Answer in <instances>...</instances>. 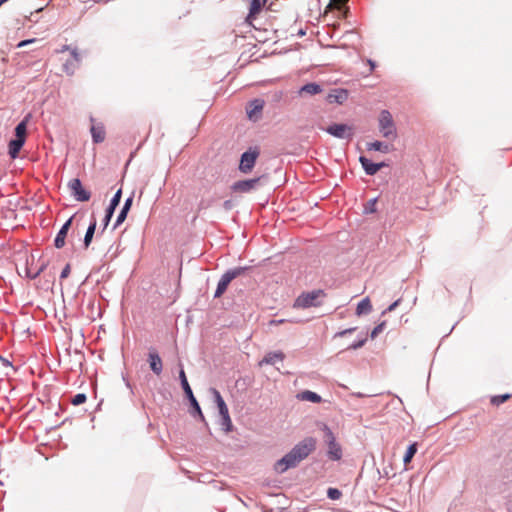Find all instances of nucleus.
<instances>
[{"instance_id": "14", "label": "nucleus", "mask_w": 512, "mask_h": 512, "mask_svg": "<svg viewBox=\"0 0 512 512\" xmlns=\"http://www.w3.org/2000/svg\"><path fill=\"white\" fill-rule=\"evenodd\" d=\"M72 219H73V217H70L58 231V233L55 237V240H54V245L56 248L60 249L65 245V238H66L68 230L71 226Z\"/></svg>"}, {"instance_id": "13", "label": "nucleus", "mask_w": 512, "mask_h": 512, "mask_svg": "<svg viewBox=\"0 0 512 512\" xmlns=\"http://www.w3.org/2000/svg\"><path fill=\"white\" fill-rule=\"evenodd\" d=\"M261 179L262 177H258L248 180L237 181L233 184L232 188L234 191L249 192L258 185Z\"/></svg>"}, {"instance_id": "9", "label": "nucleus", "mask_w": 512, "mask_h": 512, "mask_svg": "<svg viewBox=\"0 0 512 512\" xmlns=\"http://www.w3.org/2000/svg\"><path fill=\"white\" fill-rule=\"evenodd\" d=\"M258 157L257 151H246L241 155L239 169L247 173L254 167L256 159Z\"/></svg>"}, {"instance_id": "10", "label": "nucleus", "mask_w": 512, "mask_h": 512, "mask_svg": "<svg viewBox=\"0 0 512 512\" xmlns=\"http://www.w3.org/2000/svg\"><path fill=\"white\" fill-rule=\"evenodd\" d=\"M81 63V57L77 48H72L71 59L63 64V70L67 75H73Z\"/></svg>"}, {"instance_id": "47", "label": "nucleus", "mask_w": 512, "mask_h": 512, "mask_svg": "<svg viewBox=\"0 0 512 512\" xmlns=\"http://www.w3.org/2000/svg\"><path fill=\"white\" fill-rule=\"evenodd\" d=\"M368 64L370 66V71H373L376 67V63L373 60L369 59Z\"/></svg>"}, {"instance_id": "4", "label": "nucleus", "mask_w": 512, "mask_h": 512, "mask_svg": "<svg viewBox=\"0 0 512 512\" xmlns=\"http://www.w3.org/2000/svg\"><path fill=\"white\" fill-rule=\"evenodd\" d=\"M324 295L323 290H313L310 292L302 293L299 295L295 302L294 307L295 308H310V307H317L321 303L319 301V298Z\"/></svg>"}, {"instance_id": "32", "label": "nucleus", "mask_w": 512, "mask_h": 512, "mask_svg": "<svg viewBox=\"0 0 512 512\" xmlns=\"http://www.w3.org/2000/svg\"><path fill=\"white\" fill-rule=\"evenodd\" d=\"M416 452H417L416 444L415 443L410 444L408 446L407 450H406V453H405L404 457H403V462L405 464L409 463L412 460V458H413V456L415 455Z\"/></svg>"}, {"instance_id": "54", "label": "nucleus", "mask_w": 512, "mask_h": 512, "mask_svg": "<svg viewBox=\"0 0 512 512\" xmlns=\"http://www.w3.org/2000/svg\"><path fill=\"white\" fill-rule=\"evenodd\" d=\"M4 3H6L5 0H0V6Z\"/></svg>"}, {"instance_id": "25", "label": "nucleus", "mask_w": 512, "mask_h": 512, "mask_svg": "<svg viewBox=\"0 0 512 512\" xmlns=\"http://www.w3.org/2000/svg\"><path fill=\"white\" fill-rule=\"evenodd\" d=\"M334 92L335 93H331L328 96V99L330 102L334 101L339 104H342L347 99L348 95H347L346 90L340 89V90H335Z\"/></svg>"}, {"instance_id": "29", "label": "nucleus", "mask_w": 512, "mask_h": 512, "mask_svg": "<svg viewBox=\"0 0 512 512\" xmlns=\"http://www.w3.org/2000/svg\"><path fill=\"white\" fill-rule=\"evenodd\" d=\"M267 0H251L250 9H249V17L257 14L261 7L266 3Z\"/></svg>"}, {"instance_id": "34", "label": "nucleus", "mask_w": 512, "mask_h": 512, "mask_svg": "<svg viewBox=\"0 0 512 512\" xmlns=\"http://www.w3.org/2000/svg\"><path fill=\"white\" fill-rule=\"evenodd\" d=\"M342 496V493L337 488H329L327 490V497L331 500H338Z\"/></svg>"}, {"instance_id": "43", "label": "nucleus", "mask_w": 512, "mask_h": 512, "mask_svg": "<svg viewBox=\"0 0 512 512\" xmlns=\"http://www.w3.org/2000/svg\"><path fill=\"white\" fill-rule=\"evenodd\" d=\"M356 330V327L347 328L345 330L339 331L335 334V337H342L346 334L353 333Z\"/></svg>"}, {"instance_id": "5", "label": "nucleus", "mask_w": 512, "mask_h": 512, "mask_svg": "<svg viewBox=\"0 0 512 512\" xmlns=\"http://www.w3.org/2000/svg\"><path fill=\"white\" fill-rule=\"evenodd\" d=\"M179 379H180V382H181V386L184 390V393L185 395L187 396L189 402H190V405L193 409V412L192 414L193 415H198L200 420L201 421H204L205 418H204V415L201 411V408H200V405L198 403V401L196 400V398L194 397V394H193V391L188 383V380H187V377H186V374L183 370V368H181L180 372H179Z\"/></svg>"}, {"instance_id": "3", "label": "nucleus", "mask_w": 512, "mask_h": 512, "mask_svg": "<svg viewBox=\"0 0 512 512\" xmlns=\"http://www.w3.org/2000/svg\"><path fill=\"white\" fill-rule=\"evenodd\" d=\"M248 267H234L227 270L220 278L214 293V298H219L227 289L230 282L238 276L244 274Z\"/></svg>"}, {"instance_id": "19", "label": "nucleus", "mask_w": 512, "mask_h": 512, "mask_svg": "<svg viewBox=\"0 0 512 512\" xmlns=\"http://www.w3.org/2000/svg\"><path fill=\"white\" fill-rule=\"evenodd\" d=\"M328 445V456L332 460H339L342 457V449L337 441L331 440Z\"/></svg>"}, {"instance_id": "50", "label": "nucleus", "mask_w": 512, "mask_h": 512, "mask_svg": "<svg viewBox=\"0 0 512 512\" xmlns=\"http://www.w3.org/2000/svg\"><path fill=\"white\" fill-rule=\"evenodd\" d=\"M43 268H40L34 275L31 276V278H36L40 272L42 271Z\"/></svg>"}, {"instance_id": "24", "label": "nucleus", "mask_w": 512, "mask_h": 512, "mask_svg": "<svg viewBox=\"0 0 512 512\" xmlns=\"http://www.w3.org/2000/svg\"><path fill=\"white\" fill-rule=\"evenodd\" d=\"M320 92H322V87H321V85H319L317 83H307V84L303 85L299 91L300 94L305 93V94H309V95H315Z\"/></svg>"}, {"instance_id": "1", "label": "nucleus", "mask_w": 512, "mask_h": 512, "mask_svg": "<svg viewBox=\"0 0 512 512\" xmlns=\"http://www.w3.org/2000/svg\"><path fill=\"white\" fill-rule=\"evenodd\" d=\"M315 444L316 442L312 437L305 438L297 443L287 454L275 463L274 470L282 474L288 469L295 468L310 455L315 449Z\"/></svg>"}, {"instance_id": "36", "label": "nucleus", "mask_w": 512, "mask_h": 512, "mask_svg": "<svg viewBox=\"0 0 512 512\" xmlns=\"http://www.w3.org/2000/svg\"><path fill=\"white\" fill-rule=\"evenodd\" d=\"M86 399H87L86 394H84V393H78V394H76V395L72 398L71 403H72L73 405L77 406V405H80V404L84 403V402L86 401Z\"/></svg>"}, {"instance_id": "41", "label": "nucleus", "mask_w": 512, "mask_h": 512, "mask_svg": "<svg viewBox=\"0 0 512 512\" xmlns=\"http://www.w3.org/2000/svg\"><path fill=\"white\" fill-rule=\"evenodd\" d=\"M132 202H133V197L132 196L128 197L125 200L124 205H123L121 210L128 213L130 208H131V206H132Z\"/></svg>"}, {"instance_id": "11", "label": "nucleus", "mask_w": 512, "mask_h": 512, "mask_svg": "<svg viewBox=\"0 0 512 512\" xmlns=\"http://www.w3.org/2000/svg\"><path fill=\"white\" fill-rule=\"evenodd\" d=\"M264 107V100L260 98L253 99L249 102L248 107L246 108L247 116L250 120L256 121L258 120L262 109Z\"/></svg>"}, {"instance_id": "23", "label": "nucleus", "mask_w": 512, "mask_h": 512, "mask_svg": "<svg viewBox=\"0 0 512 512\" xmlns=\"http://www.w3.org/2000/svg\"><path fill=\"white\" fill-rule=\"evenodd\" d=\"M297 397L300 400L310 401L313 403H319L322 400V398L319 394H317L316 392L310 391V390H305V391L299 393L297 395Z\"/></svg>"}, {"instance_id": "53", "label": "nucleus", "mask_w": 512, "mask_h": 512, "mask_svg": "<svg viewBox=\"0 0 512 512\" xmlns=\"http://www.w3.org/2000/svg\"><path fill=\"white\" fill-rule=\"evenodd\" d=\"M4 3H6L5 0H0V6Z\"/></svg>"}, {"instance_id": "26", "label": "nucleus", "mask_w": 512, "mask_h": 512, "mask_svg": "<svg viewBox=\"0 0 512 512\" xmlns=\"http://www.w3.org/2000/svg\"><path fill=\"white\" fill-rule=\"evenodd\" d=\"M367 149L369 151H380L383 153H388L390 151L389 145L384 144L381 141H374L367 144Z\"/></svg>"}, {"instance_id": "7", "label": "nucleus", "mask_w": 512, "mask_h": 512, "mask_svg": "<svg viewBox=\"0 0 512 512\" xmlns=\"http://www.w3.org/2000/svg\"><path fill=\"white\" fill-rule=\"evenodd\" d=\"M68 188L74 199L79 202L88 201L91 197V193L83 188L82 182L79 178L71 179L68 182Z\"/></svg>"}, {"instance_id": "8", "label": "nucleus", "mask_w": 512, "mask_h": 512, "mask_svg": "<svg viewBox=\"0 0 512 512\" xmlns=\"http://www.w3.org/2000/svg\"><path fill=\"white\" fill-rule=\"evenodd\" d=\"M121 196H122V189L120 188L116 191L114 196L111 198L110 203H109L108 207L106 208L105 216L103 219V230H105L107 228V226L109 225L110 220L115 212V209L117 208V206L120 203Z\"/></svg>"}, {"instance_id": "51", "label": "nucleus", "mask_w": 512, "mask_h": 512, "mask_svg": "<svg viewBox=\"0 0 512 512\" xmlns=\"http://www.w3.org/2000/svg\"><path fill=\"white\" fill-rule=\"evenodd\" d=\"M283 322H284V320H283V319L278 320V321H271V323H283Z\"/></svg>"}, {"instance_id": "18", "label": "nucleus", "mask_w": 512, "mask_h": 512, "mask_svg": "<svg viewBox=\"0 0 512 512\" xmlns=\"http://www.w3.org/2000/svg\"><path fill=\"white\" fill-rule=\"evenodd\" d=\"M24 143H25V139H18V138L12 139L9 142L8 153L11 158L15 159L18 156V153L21 150V148L23 147Z\"/></svg>"}, {"instance_id": "45", "label": "nucleus", "mask_w": 512, "mask_h": 512, "mask_svg": "<svg viewBox=\"0 0 512 512\" xmlns=\"http://www.w3.org/2000/svg\"><path fill=\"white\" fill-rule=\"evenodd\" d=\"M233 207H234V203H233V201H232V200H226V201H224V203H223V208H224L225 210H227V211H228V210H231Z\"/></svg>"}, {"instance_id": "20", "label": "nucleus", "mask_w": 512, "mask_h": 512, "mask_svg": "<svg viewBox=\"0 0 512 512\" xmlns=\"http://www.w3.org/2000/svg\"><path fill=\"white\" fill-rule=\"evenodd\" d=\"M96 226H97L96 219L93 218L86 230L85 235H84L83 243H84L85 248H88L90 246L93 236L95 234Z\"/></svg>"}, {"instance_id": "30", "label": "nucleus", "mask_w": 512, "mask_h": 512, "mask_svg": "<svg viewBox=\"0 0 512 512\" xmlns=\"http://www.w3.org/2000/svg\"><path fill=\"white\" fill-rule=\"evenodd\" d=\"M367 341L366 333L359 335L358 339L347 347V350H356L365 345Z\"/></svg>"}, {"instance_id": "38", "label": "nucleus", "mask_w": 512, "mask_h": 512, "mask_svg": "<svg viewBox=\"0 0 512 512\" xmlns=\"http://www.w3.org/2000/svg\"><path fill=\"white\" fill-rule=\"evenodd\" d=\"M127 214H128L127 212L120 210V212L116 218V221L113 224V230H115L120 224H122L125 221Z\"/></svg>"}, {"instance_id": "12", "label": "nucleus", "mask_w": 512, "mask_h": 512, "mask_svg": "<svg viewBox=\"0 0 512 512\" xmlns=\"http://www.w3.org/2000/svg\"><path fill=\"white\" fill-rule=\"evenodd\" d=\"M359 162L365 173L369 176L375 175L382 167L386 166L384 162L374 163L365 156H360Z\"/></svg>"}, {"instance_id": "49", "label": "nucleus", "mask_w": 512, "mask_h": 512, "mask_svg": "<svg viewBox=\"0 0 512 512\" xmlns=\"http://www.w3.org/2000/svg\"><path fill=\"white\" fill-rule=\"evenodd\" d=\"M0 361H2L3 365L5 366H10L11 365V362L5 358L2 357V359H0Z\"/></svg>"}, {"instance_id": "28", "label": "nucleus", "mask_w": 512, "mask_h": 512, "mask_svg": "<svg viewBox=\"0 0 512 512\" xmlns=\"http://www.w3.org/2000/svg\"><path fill=\"white\" fill-rule=\"evenodd\" d=\"M221 416V422H220V425L222 427V429L228 433L232 430V421H231V418H230V415H229V411L227 412H223L220 414Z\"/></svg>"}, {"instance_id": "27", "label": "nucleus", "mask_w": 512, "mask_h": 512, "mask_svg": "<svg viewBox=\"0 0 512 512\" xmlns=\"http://www.w3.org/2000/svg\"><path fill=\"white\" fill-rule=\"evenodd\" d=\"M29 116H26L15 128V135L18 139H25V134L27 130V122Z\"/></svg>"}, {"instance_id": "6", "label": "nucleus", "mask_w": 512, "mask_h": 512, "mask_svg": "<svg viewBox=\"0 0 512 512\" xmlns=\"http://www.w3.org/2000/svg\"><path fill=\"white\" fill-rule=\"evenodd\" d=\"M326 132L338 139H352L354 129L352 126L343 123H334L326 128Z\"/></svg>"}, {"instance_id": "15", "label": "nucleus", "mask_w": 512, "mask_h": 512, "mask_svg": "<svg viewBox=\"0 0 512 512\" xmlns=\"http://www.w3.org/2000/svg\"><path fill=\"white\" fill-rule=\"evenodd\" d=\"M148 361H149L151 370L156 375H160L163 370V364H162V360H161L159 354L155 350L149 352Z\"/></svg>"}, {"instance_id": "44", "label": "nucleus", "mask_w": 512, "mask_h": 512, "mask_svg": "<svg viewBox=\"0 0 512 512\" xmlns=\"http://www.w3.org/2000/svg\"><path fill=\"white\" fill-rule=\"evenodd\" d=\"M70 274V265L67 264L61 271L60 278L64 279L67 278Z\"/></svg>"}, {"instance_id": "52", "label": "nucleus", "mask_w": 512, "mask_h": 512, "mask_svg": "<svg viewBox=\"0 0 512 512\" xmlns=\"http://www.w3.org/2000/svg\"><path fill=\"white\" fill-rule=\"evenodd\" d=\"M123 379H124V381L126 382V386H127V387H130V383H129V381H127L125 378H123Z\"/></svg>"}, {"instance_id": "37", "label": "nucleus", "mask_w": 512, "mask_h": 512, "mask_svg": "<svg viewBox=\"0 0 512 512\" xmlns=\"http://www.w3.org/2000/svg\"><path fill=\"white\" fill-rule=\"evenodd\" d=\"M323 431L325 433V438H326L327 444H329L331 440L336 441V438H335L333 432L326 424H323Z\"/></svg>"}, {"instance_id": "55", "label": "nucleus", "mask_w": 512, "mask_h": 512, "mask_svg": "<svg viewBox=\"0 0 512 512\" xmlns=\"http://www.w3.org/2000/svg\"><path fill=\"white\" fill-rule=\"evenodd\" d=\"M0 359H2V356H0Z\"/></svg>"}, {"instance_id": "17", "label": "nucleus", "mask_w": 512, "mask_h": 512, "mask_svg": "<svg viewBox=\"0 0 512 512\" xmlns=\"http://www.w3.org/2000/svg\"><path fill=\"white\" fill-rule=\"evenodd\" d=\"M91 135L94 143H101L105 139V129L102 124H93L91 126Z\"/></svg>"}, {"instance_id": "21", "label": "nucleus", "mask_w": 512, "mask_h": 512, "mask_svg": "<svg viewBox=\"0 0 512 512\" xmlns=\"http://www.w3.org/2000/svg\"><path fill=\"white\" fill-rule=\"evenodd\" d=\"M211 391V394L213 395V398H214V401L218 407V410H219V414L223 413V412H227L229 411L228 410V407L223 399V397L221 396L220 392L215 389V388H211L210 389Z\"/></svg>"}, {"instance_id": "2", "label": "nucleus", "mask_w": 512, "mask_h": 512, "mask_svg": "<svg viewBox=\"0 0 512 512\" xmlns=\"http://www.w3.org/2000/svg\"><path fill=\"white\" fill-rule=\"evenodd\" d=\"M379 131L384 138L396 139L397 130L393 117L388 110H382L379 116Z\"/></svg>"}, {"instance_id": "22", "label": "nucleus", "mask_w": 512, "mask_h": 512, "mask_svg": "<svg viewBox=\"0 0 512 512\" xmlns=\"http://www.w3.org/2000/svg\"><path fill=\"white\" fill-rule=\"evenodd\" d=\"M372 311V305L369 297L363 298L357 305L356 314L361 316L363 314H369Z\"/></svg>"}, {"instance_id": "42", "label": "nucleus", "mask_w": 512, "mask_h": 512, "mask_svg": "<svg viewBox=\"0 0 512 512\" xmlns=\"http://www.w3.org/2000/svg\"><path fill=\"white\" fill-rule=\"evenodd\" d=\"M401 302V299H397L392 304H390L383 312L382 314H386L387 312L393 311Z\"/></svg>"}, {"instance_id": "16", "label": "nucleus", "mask_w": 512, "mask_h": 512, "mask_svg": "<svg viewBox=\"0 0 512 512\" xmlns=\"http://www.w3.org/2000/svg\"><path fill=\"white\" fill-rule=\"evenodd\" d=\"M285 358V355L281 351L269 352L264 358L259 362V365H275L277 362H282Z\"/></svg>"}, {"instance_id": "31", "label": "nucleus", "mask_w": 512, "mask_h": 512, "mask_svg": "<svg viewBox=\"0 0 512 512\" xmlns=\"http://www.w3.org/2000/svg\"><path fill=\"white\" fill-rule=\"evenodd\" d=\"M66 353L73 358L75 364H77L79 367L82 366V361L84 359L83 354L79 350H74L73 352L69 349H66Z\"/></svg>"}, {"instance_id": "39", "label": "nucleus", "mask_w": 512, "mask_h": 512, "mask_svg": "<svg viewBox=\"0 0 512 512\" xmlns=\"http://www.w3.org/2000/svg\"><path fill=\"white\" fill-rule=\"evenodd\" d=\"M386 322L383 321L379 323L377 326L374 327V329L371 331L370 337L374 339L380 332L383 331L385 328Z\"/></svg>"}, {"instance_id": "35", "label": "nucleus", "mask_w": 512, "mask_h": 512, "mask_svg": "<svg viewBox=\"0 0 512 512\" xmlns=\"http://www.w3.org/2000/svg\"><path fill=\"white\" fill-rule=\"evenodd\" d=\"M510 397H511V395H510V394L497 395V396H494V397L491 399V402H492V404L499 405V404L504 403V402H505L506 400H508Z\"/></svg>"}, {"instance_id": "48", "label": "nucleus", "mask_w": 512, "mask_h": 512, "mask_svg": "<svg viewBox=\"0 0 512 512\" xmlns=\"http://www.w3.org/2000/svg\"><path fill=\"white\" fill-rule=\"evenodd\" d=\"M68 50H70V51L72 50V49L70 48V46H69V45H63V46L61 47V49L59 50V52H61V53H62V52L68 51Z\"/></svg>"}, {"instance_id": "46", "label": "nucleus", "mask_w": 512, "mask_h": 512, "mask_svg": "<svg viewBox=\"0 0 512 512\" xmlns=\"http://www.w3.org/2000/svg\"><path fill=\"white\" fill-rule=\"evenodd\" d=\"M33 41H34L33 39H31V40H24V41H21V42L18 44V46H19V47H23V46H25V45H27V44H29V43L33 42Z\"/></svg>"}, {"instance_id": "40", "label": "nucleus", "mask_w": 512, "mask_h": 512, "mask_svg": "<svg viewBox=\"0 0 512 512\" xmlns=\"http://www.w3.org/2000/svg\"><path fill=\"white\" fill-rule=\"evenodd\" d=\"M348 0H330L328 8H340Z\"/></svg>"}, {"instance_id": "56", "label": "nucleus", "mask_w": 512, "mask_h": 512, "mask_svg": "<svg viewBox=\"0 0 512 512\" xmlns=\"http://www.w3.org/2000/svg\"><path fill=\"white\" fill-rule=\"evenodd\" d=\"M510 512H512V510H510Z\"/></svg>"}, {"instance_id": "33", "label": "nucleus", "mask_w": 512, "mask_h": 512, "mask_svg": "<svg viewBox=\"0 0 512 512\" xmlns=\"http://www.w3.org/2000/svg\"><path fill=\"white\" fill-rule=\"evenodd\" d=\"M376 202H377V198H373V199H370L366 205L364 206V210L363 212L365 214H371V213H374L376 211Z\"/></svg>"}]
</instances>
